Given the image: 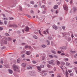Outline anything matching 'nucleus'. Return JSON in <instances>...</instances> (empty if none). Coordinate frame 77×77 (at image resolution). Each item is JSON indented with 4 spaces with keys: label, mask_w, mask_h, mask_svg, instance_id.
Returning a JSON list of instances; mask_svg holds the SVG:
<instances>
[{
    "label": "nucleus",
    "mask_w": 77,
    "mask_h": 77,
    "mask_svg": "<svg viewBox=\"0 0 77 77\" xmlns=\"http://www.w3.org/2000/svg\"><path fill=\"white\" fill-rule=\"evenodd\" d=\"M47 45H50V42L48 40H47Z\"/></svg>",
    "instance_id": "obj_18"
},
{
    "label": "nucleus",
    "mask_w": 77,
    "mask_h": 77,
    "mask_svg": "<svg viewBox=\"0 0 77 77\" xmlns=\"http://www.w3.org/2000/svg\"><path fill=\"white\" fill-rule=\"evenodd\" d=\"M58 8V5H55L54 7V9H56Z\"/></svg>",
    "instance_id": "obj_12"
},
{
    "label": "nucleus",
    "mask_w": 77,
    "mask_h": 77,
    "mask_svg": "<svg viewBox=\"0 0 77 77\" xmlns=\"http://www.w3.org/2000/svg\"><path fill=\"white\" fill-rule=\"evenodd\" d=\"M38 33H39V34H40V35H41V36L42 35V34H41V31H40V30H38Z\"/></svg>",
    "instance_id": "obj_42"
},
{
    "label": "nucleus",
    "mask_w": 77,
    "mask_h": 77,
    "mask_svg": "<svg viewBox=\"0 0 77 77\" xmlns=\"http://www.w3.org/2000/svg\"><path fill=\"white\" fill-rule=\"evenodd\" d=\"M49 73L52 74V73H53V72L52 71H49Z\"/></svg>",
    "instance_id": "obj_44"
},
{
    "label": "nucleus",
    "mask_w": 77,
    "mask_h": 77,
    "mask_svg": "<svg viewBox=\"0 0 77 77\" xmlns=\"http://www.w3.org/2000/svg\"><path fill=\"white\" fill-rule=\"evenodd\" d=\"M13 68L14 69V71H17V72H20V69L18 68V67L17 66V65L15 64H14L13 65Z\"/></svg>",
    "instance_id": "obj_1"
},
{
    "label": "nucleus",
    "mask_w": 77,
    "mask_h": 77,
    "mask_svg": "<svg viewBox=\"0 0 77 77\" xmlns=\"http://www.w3.org/2000/svg\"><path fill=\"white\" fill-rule=\"evenodd\" d=\"M21 56L22 57H25V54H23Z\"/></svg>",
    "instance_id": "obj_43"
},
{
    "label": "nucleus",
    "mask_w": 77,
    "mask_h": 77,
    "mask_svg": "<svg viewBox=\"0 0 77 77\" xmlns=\"http://www.w3.org/2000/svg\"><path fill=\"white\" fill-rule=\"evenodd\" d=\"M45 8V6L44 5H43L41 6V8Z\"/></svg>",
    "instance_id": "obj_33"
},
{
    "label": "nucleus",
    "mask_w": 77,
    "mask_h": 77,
    "mask_svg": "<svg viewBox=\"0 0 77 77\" xmlns=\"http://www.w3.org/2000/svg\"><path fill=\"white\" fill-rule=\"evenodd\" d=\"M62 28L64 30H65V26H62Z\"/></svg>",
    "instance_id": "obj_37"
},
{
    "label": "nucleus",
    "mask_w": 77,
    "mask_h": 77,
    "mask_svg": "<svg viewBox=\"0 0 77 77\" xmlns=\"http://www.w3.org/2000/svg\"><path fill=\"white\" fill-rule=\"evenodd\" d=\"M64 60L65 61H68V58H65Z\"/></svg>",
    "instance_id": "obj_49"
},
{
    "label": "nucleus",
    "mask_w": 77,
    "mask_h": 77,
    "mask_svg": "<svg viewBox=\"0 0 77 77\" xmlns=\"http://www.w3.org/2000/svg\"><path fill=\"white\" fill-rule=\"evenodd\" d=\"M17 62H18V63H20V58L18 59Z\"/></svg>",
    "instance_id": "obj_31"
},
{
    "label": "nucleus",
    "mask_w": 77,
    "mask_h": 77,
    "mask_svg": "<svg viewBox=\"0 0 77 77\" xmlns=\"http://www.w3.org/2000/svg\"><path fill=\"white\" fill-rule=\"evenodd\" d=\"M2 16H3V17H6V16H5V15L4 14H2Z\"/></svg>",
    "instance_id": "obj_59"
},
{
    "label": "nucleus",
    "mask_w": 77,
    "mask_h": 77,
    "mask_svg": "<svg viewBox=\"0 0 77 77\" xmlns=\"http://www.w3.org/2000/svg\"><path fill=\"white\" fill-rule=\"evenodd\" d=\"M13 26H14L13 24V25H10L9 26V27H13Z\"/></svg>",
    "instance_id": "obj_50"
},
{
    "label": "nucleus",
    "mask_w": 77,
    "mask_h": 77,
    "mask_svg": "<svg viewBox=\"0 0 77 77\" xmlns=\"http://www.w3.org/2000/svg\"><path fill=\"white\" fill-rule=\"evenodd\" d=\"M49 57H51V58H53L54 57L53 56L51 55H49Z\"/></svg>",
    "instance_id": "obj_29"
},
{
    "label": "nucleus",
    "mask_w": 77,
    "mask_h": 77,
    "mask_svg": "<svg viewBox=\"0 0 77 77\" xmlns=\"http://www.w3.org/2000/svg\"><path fill=\"white\" fill-rule=\"evenodd\" d=\"M71 36L72 37V38H74V34H72L71 35Z\"/></svg>",
    "instance_id": "obj_39"
},
{
    "label": "nucleus",
    "mask_w": 77,
    "mask_h": 77,
    "mask_svg": "<svg viewBox=\"0 0 77 77\" xmlns=\"http://www.w3.org/2000/svg\"><path fill=\"white\" fill-rule=\"evenodd\" d=\"M34 3H35V2H34V1H31L30 2V3L32 5H33V4H34Z\"/></svg>",
    "instance_id": "obj_20"
},
{
    "label": "nucleus",
    "mask_w": 77,
    "mask_h": 77,
    "mask_svg": "<svg viewBox=\"0 0 77 77\" xmlns=\"http://www.w3.org/2000/svg\"><path fill=\"white\" fill-rule=\"evenodd\" d=\"M34 7L35 8H37V7H38V5H34Z\"/></svg>",
    "instance_id": "obj_60"
},
{
    "label": "nucleus",
    "mask_w": 77,
    "mask_h": 77,
    "mask_svg": "<svg viewBox=\"0 0 77 77\" xmlns=\"http://www.w3.org/2000/svg\"><path fill=\"white\" fill-rule=\"evenodd\" d=\"M46 32H47V33H49L48 32V29H47L46 30Z\"/></svg>",
    "instance_id": "obj_56"
},
{
    "label": "nucleus",
    "mask_w": 77,
    "mask_h": 77,
    "mask_svg": "<svg viewBox=\"0 0 77 77\" xmlns=\"http://www.w3.org/2000/svg\"><path fill=\"white\" fill-rule=\"evenodd\" d=\"M0 63H2V64H3V61H2V60H1V62H0Z\"/></svg>",
    "instance_id": "obj_57"
},
{
    "label": "nucleus",
    "mask_w": 77,
    "mask_h": 77,
    "mask_svg": "<svg viewBox=\"0 0 77 77\" xmlns=\"http://www.w3.org/2000/svg\"><path fill=\"white\" fill-rule=\"evenodd\" d=\"M9 72L10 74H12V70H11L9 69Z\"/></svg>",
    "instance_id": "obj_22"
},
{
    "label": "nucleus",
    "mask_w": 77,
    "mask_h": 77,
    "mask_svg": "<svg viewBox=\"0 0 77 77\" xmlns=\"http://www.w3.org/2000/svg\"><path fill=\"white\" fill-rule=\"evenodd\" d=\"M63 66H60V68L61 69H62V70L63 71V72H64V71H63Z\"/></svg>",
    "instance_id": "obj_38"
},
{
    "label": "nucleus",
    "mask_w": 77,
    "mask_h": 77,
    "mask_svg": "<svg viewBox=\"0 0 77 77\" xmlns=\"http://www.w3.org/2000/svg\"><path fill=\"white\" fill-rule=\"evenodd\" d=\"M71 65V64L69 63H66V66H69V65Z\"/></svg>",
    "instance_id": "obj_19"
},
{
    "label": "nucleus",
    "mask_w": 77,
    "mask_h": 77,
    "mask_svg": "<svg viewBox=\"0 0 77 77\" xmlns=\"http://www.w3.org/2000/svg\"><path fill=\"white\" fill-rule=\"evenodd\" d=\"M28 48H29V49H30V48H32V47H31L30 46H28Z\"/></svg>",
    "instance_id": "obj_63"
},
{
    "label": "nucleus",
    "mask_w": 77,
    "mask_h": 77,
    "mask_svg": "<svg viewBox=\"0 0 77 77\" xmlns=\"http://www.w3.org/2000/svg\"><path fill=\"white\" fill-rule=\"evenodd\" d=\"M9 19L10 20H14V18L12 17H10L9 18Z\"/></svg>",
    "instance_id": "obj_17"
},
{
    "label": "nucleus",
    "mask_w": 77,
    "mask_h": 77,
    "mask_svg": "<svg viewBox=\"0 0 77 77\" xmlns=\"http://www.w3.org/2000/svg\"><path fill=\"white\" fill-rule=\"evenodd\" d=\"M51 51L53 54H56V52L53 50H51Z\"/></svg>",
    "instance_id": "obj_13"
},
{
    "label": "nucleus",
    "mask_w": 77,
    "mask_h": 77,
    "mask_svg": "<svg viewBox=\"0 0 77 77\" xmlns=\"http://www.w3.org/2000/svg\"><path fill=\"white\" fill-rule=\"evenodd\" d=\"M61 63H62V64H63V65H65V62H61Z\"/></svg>",
    "instance_id": "obj_55"
},
{
    "label": "nucleus",
    "mask_w": 77,
    "mask_h": 77,
    "mask_svg": "<svg viewBox=\"0 0 77 77\" xmlns=\"http://www.w3.org/2000/svg\"><path fill=\"white\" fill-rule=\"evenodd\" d=\"M29 30V28L27 27H26L25 29V30L26 32H28Z\"/></svg>",
    "instance_id": "obj_10"
},
{
    "label": "nucleus",
    "mask_w": 77,
    "mask_h": 77,
    "mask_svg": "<svg viewBox=\"0 0 77 77\" xmlns=\"http://www.w3.org/2000/svg\"><path fill=\"white\" fill-rule=\"evenodd\" d=\"M59 54H60V53H61V51H58L57 52Z\"/></svg>",
    "instance_id": "obj_54"
},
{
    "label": "nucleus",
    "mask_w": 77,
    "mask_h": 77,
    "mask_svg": "<svg viewBox=\"0 0 77 77\" xmlns=\"http://www.w3.org/2000/svg\"><path fill=\"white\" fill-rule=\"evenodd\" d=\"M13 27H17V25L15 24H13Z\"/></svg>",
    "instance_id": "obj_32"
},
{
    "label": "nucleus",
    "mask_w": 77,
    "mask_h": 77,
    "mask_svg": "<svg viewBox=\"0 0 77 77\" xmlns=\"http://www.w3.org/2000/svg\"><path fill=\"white\" fill-rule=\"evenodd\" d=\"M33 37L34 38V39H38V37L35 35H33Z\"/></svg>",
    "instance_id": "obj_15"
},
{
    "label": "nucleus",
    "mask_w": 77,
    "mask_h": 77,
    "mask_svg": "<svg viewBox=\"0 0 77 77\" xmlns=\"http://www.w3.org/2000/svg\"><path fill=\"white\" fill-rule=\"evenodd\" d=\"M31 13H32V14H34V12H33V11L32 10L31 11Z\"/></svg>",
    "instance_id": "obj_45"
},
{
    "label": "nucleus",
    "mask_w": 77,
    "mask_h": 77,
    "mask_svg": "<svg viewBox=\"0 0 77 77\" xmlns=\"http://www.w3.org/2000/svg\"><path fill=\"white\" fill-rule=\"evenodd\" d=\"M43 33L44 34H46V32L45 31H44Z\"/></svg>",
    "instance_id": "obj_64"
},
{
    "label": "nucleus",
    "mask_w": 77,
    "mask_h": 77,
    "mask_svg": "<svg viewBox=\"0 0 77 77\" xmlns=\"http://www.w3.org/2000/svg\"><path fill=\"white\" fill-rule=\"evenodd\" d=\"M70 52L72 53H76V51H70Z\"/></svg>",
    "instance_id": "obj_21"
},
{
    "label": "nucleus",
    "mask_w": 77,
    "mask_h": 77,
    "mask_svg": "<svg viewBox=\"0 0 77 77\" xmlns=\"http://www.w3.org/2000/svg\"><path fill=\"white\" fill-rule=\"evenodd\" d=\"M21 66H22V67H26V63H22L21 64Z\"/></svg>",
    "instance_id": "obj_9"
},
{
    "label": "nucleus",
    "mask_w": 77,
    "mask_h": 77,
    "mask_svg": "<svg viewBox=\"0 0 77 77\" xmlns=\"http://www.w3.org/2000/svg\"><path fill=\"white\" fill-rule=\"evenodd\" d=\"M27 17L29 18H31V16H29V15H27Z\"/></svg>",
    "instance_id": "obj_41"
},
{
    "label": "nucleus",
    "mask_w": 77,
    "mask_h": 77,
    "mask_svg": "<svg viewBox=\"0 0 77 77\" xmlns=\"http://www.w3.org/2000/svg\"><path fill=\"white\" fill-rule=\"evenodd\" d=\"M68 71L69 73H70V72H72V70H69Z\"/></svg>",
    "instance_id": "obj_47"
},
{
    "label": "nucleus",
    "mask_w": 77,
    "mask_h": 77,
    "mask_svg": "<svg viewBox=\"0 0 77 77\" xmlns=\"http://www.w3.org/2000/svg\"><path fill=\"white\" fill-rule=\"evenodd\" d=\"M47 67L48 68H50L51 67V66L49 64H48L47 65Z\"/></svg>",
    "instance_id": "obj_26"
},
{
    "label": "nucleus",
    "mask_w": 77,
    "mask_h": 77,
    "mask_svg": "<svg viewBox=\"0 0 77 77\" xmlns=\"http://www.w3.org/2000/svg\"><path fill=\"white\" fill-rule=\"evenodd\" d=\"M11 38H10V37H9L8 38V41H11Z\"/></svg>",
    "instance_id": "obj_51"
},
{
    "label": "nucleus",
    "mask_w": 77,
    "mask_h": 77,
    "mask_svg": "<svg viewBox=\"0 0 77 77\" xmlns=\"http://www.w3.org/2000/svg\"><path fill=\"white\" fill-rule=\"evenodd\" d=\"M63 8H64V10H66V11H67L68 10V6L66 5H64L63 6Z\"/></svg>",
    "instance_id": "obj_4"
},
{
    "label": "nucleus",
    "mask_w": 77,
    "mask_h": 77,
    "mask_svg": "<svg viewBox=\"0 0 77 77\" xmlns=\"http://www.w3.org/2000/svg\"><path fill=\"white\" fill-rule=\"evenodd\" d=\"M60 50H66V46H63L60 47Z\"/></svg>",
    "instance_id": "obj_5"
},
{
    "label": "nucleus",
    "mask_w": 77,
    "mask_h": 77,
    "mask_svg": "<svg viewBox=\"0 0 77 77\" xmlns=\"http://www.w3.org/2000/svg\"><path fill=\"white\" fill-rule=\"evenodd\" d=\"M4 24L5 25H6L8 24V21L6 20L4 21Z\"/></svg>",
    "instance_id": "obj_28"
},
{
    "label": "nucleus",
    "mask_w": 77,
    "mask_h": 77,
    "mask_svg": "<svg viewBox=\"0 0 77 77\" xmlns=\"http://www.w3.org/2000/svg\"><path fill=\"white\" fill-rule=\"evenodd\" d=\"M56 62L58 65H59V64H60V62L58 60H57Z\"/></svg>",
    "instance_id": "obj_24"
},
{
    "label": "nucleus",
    "mask_w": 77,
    "mask_h": 77,
    "mask_svg": "<svg viewBox=\"0 0 77 77\" xmlns=\"http://www.w3.org/2000/svg\"><path fill=\"white\" fill-rule=\"evenodd\" d=\"M65 74L66 77H68V70H66L65 72Z\"/></svg>",
    "instance_id": "obj_11"
},
{
    "label": "nucleus",
    "mask_w": 77,
    "mask_h": 77,
    "mask_svg": "<svg viewBox=\"0 0 77 77\" xmlns=\"http://www.w3.org/2000/svg\"><path fill=\"white\" fill-rule=\"evenodd\" d=\"M49 64H51V65H55V64L54 63V61L53 60H51L49 61Z\"/></svg>",
    "instance_id": "obj_6"
},
{
    "label": "nucleus",
    "mask_w": 77,
    "mask_h": 77,
    "mask_svg": "<svg viewBox=\"0 0 77 77\" xmlns=\"http://www.w3.org/2000/svg\"><path fill=\"white\" fill-rule=\"evenodd\" d=\"M27 69H32V67L31 66H29L27 68Z\"/></svg>",
    "instance_id": "obj_14"
},
{
    "label": "nucleus",
    "mask_w": 77,
    "mask_h": 77,
    "mask_svg": "<svg viewBox=\"0 0 77 77\" xmlns=\"http://www.w3.org/2000/svg\"><path fill=\"white\" fill-rule=\"evenodd\" d=\"M62 34L63 37H65V36H66V35H70L69 32H63Z\"/></svg>",
    "instance_id": "obj_3"
},
{
    "label": "nucleus",
    "mask_w": 77,
    "mask_h": 77,
    "mask_svg": "<svg viewBox=\"0 0 77 77\" xmlns=\"http://www.w3.org/2000/svg\"><path fill=\"white\" fill-rule=\"evenodd\" d=\"M52 27L54 29H55V30H57V27L55 25H53L52 26Z\"/></svg>",
    "instance_id": "obj_8"
},
{
    "label": "nucleus",
    "mask_w": 77,
    "mask_h": 77,
    "mask_svg": "<svg viewBox=\"0 0 77 77\" xmlns=\"http://www.w3.org/2000/svg\"><path fill=\"white\" fill-rule=\"evenodd\" d=\"M42 47H43L44 48H45V47L46 46L45 45H42Z\"/></svg>",
    "instance_id": "obj_40"
},
{
    "label": "nucleus",
    "mask_w": 77,
    "mask_h": 77,
    "mask_svg": "<svg viewBox=\"0 0 77 77\" xmlns=\"http://www.w3.org/2000/svg\"><path fill=\"white\" fill-rule=\"evenodd\" d=\"M45 13H46V12H45V11H44L43 12V14H45Z\"/></svg>",
    "instance_id": "obj_61"
},
{
    "label": "nucleus",
    "mask_w": 77,
    "mask_h": 77,
    "mask_svg": "<svg viewBox=\"0 0 77 77\" xmlns=\"http://www.w3.org/2000/svg\"><path fill=\"white\" fill-rule=\"evenodd\" d=\"M40 67L42 68H44V66L43 65H42L40 66Z\"/></svg>",
    "instance_id": "obj_34"
},
{
    "label": "nucleus",
    "mask_w": 77,
    "mask_h": 77,
    "mask_svg": "<svg viewBox=\"0 0 77 77\" xmlns=\"http://www.w3.org/2000/svg\"><path fill=\"white\" fill-rule=\"evenodd\" d=\"M26 53V54H27V55H28V56H29V55L31 53L30 52V51H27Z\"/></svg>",
    "instance_id": "obj_7"
},
{
    "label": "nucleus",
    "mask_w": 77,
    "mask_h": 77,
    "mask_svg": "<svg viewBox=\"0 0 77 77\" xmlns=\"http://www.w3.org/2000/svg\"><path fill=\"white\" fill-rule=\"evenodd\" d=\"M5 36H9V35L8 33H6L5 34Z\"/></svg>",
    "instance_id": "obj_35"
},
{
    "label": "nucleus",
    "mask_w": 77,
    "mask_h": 77,
    "mask_svg": "<svg viewBox=\"0 0 77 77\" xmlns=\"http://www.w3.org/2000/svg\"><path fill=\"white\" fill-rule=\"evenodd\" d=\"M26 60L27 61H30V59H26Z\"/></svg>",
    "instance_id": "obj_62"
},
{
    "label": "nucleus",
    "mask_w": 77,
    "mask_h": 77,
    "mask_svg": "<svg viewBox=\"0 0 77 77\" xmlns=\"http://www.w3.org/2000/svg\"><path fill=\"white\" fill-rule=\"evenodd\" d=\"M37 68L39 71H41V67H40L37 66Z\"/></svg>",
    "instance_id": "obj_23"
},
{
    "label": "nucleus",
    "mask_w": 77,
    "mask_h": 77,
    "mask_svg": "<svg viewBox=\"0 0 77 77\" xmlns=\"http://www.w3.org/2000/svg\"><path fill=\"white\" fill-rule=\"evenodd\" d=\"M29 74L31 76H35L36 75V72L34 71H31L29 72Z\"/></svg>",
    "instance_id": "obj_2"
},
{
    "label": "nucleus",
    "mask_w": 77,
    "mask_h": 77,
    "mask_svg": "<svg viewBox=\"0 0 77 77\" xmlns=\"http://www.w3.org/2000/svg\"><path fill=\"white\" fill-rule=\"evenodd\" d=\"M19 10L20 11H22V8L21 6H19Z\"/></svg>",
    "instance_id": "obj_36"
},
{
    "label": "nucleus",
    "mask_w": 77,
    "mask_h": 77,
    "mask_svg": "<svg viewBox=\"0 0 77 77\" xmlns=\"http://www.w3.org/2000/svg\"><path fill=\"white\" fill-rule=\"evenodd\" d=\"M67 39L68 41H71V38H70L69 37H68Z\"/></svg>",
    "instance_id": "obj_30"
},
{
    "label": "nucleus",
    "mask_w": 77,
    "mask_h": 77,
    "mask_svg": "<svg viewBox=\"0 0 77 77\" xmlns=\"http://www.w3.org/2000/svg\"><path fill=\"white\" fill-rule=\"evenodd\" d=\"M3 30V28L0 27V30Z\"/></svg>",
    "instance_id": "obj_58"
},
{
    "label": "nucleus",
    "mask_w": 77,
    "mask_h": 77,
    "mask_svg": "<svg viewBox=\"0 0 77 77\" xmlns=\"http://www.w3.org/2000/svg\"><path fill=\"white\" fill-rule=\"evenodd\" d=\"M74 75V74L72 73H71L70 74V76H72Z\"/></svg>",
    "instance_id": "obj_48"
},
{
    "label": "nucleus",
    "mask_w": 77,
    "mask_h": 77,
    "mask_svg": "<svg viewBox=\"0 0 77 77\" xmlns=\"http://www.w3.org/2000/svg\"><path fill=\"white\" fill-rule=\"evenodd\" d=\"M48 39L49 40H53V38L51 37H49Z\"/></svg>",
    "instance_id": "obj_25"
},
{
    "label": "nucleus",
    "mask_w": 77,
    "mask_h": 77,
    "mask_svg": "<svg viewBox=\"0 0 77 77\" xmlns=\"http://www.w3.org/2000/svg\"><path fill=\"white\" fill-rule=\"evenodd\" d=\"M32 62H33V63H36V62L34 61H32Z\"/></svg>",
    "instance_id": "obj_53"
},
{
    "label": "nucleus",
    "mask_w": 77,
    "mask_h": 77,
    "mask_svg": "<svg viewBox=\"0 0 77 77\" xmlns=\"http://www.w3.org/2000/svg\"><path fill=\"white\" fill-rule=\"evenodd\" d=\"M2 24H3V22L0 21V25H2Z\"/></svg>",
    "instance_id": "obj_52"
},
{
    "label": "nucleus",
    "mask_w": 77,
    "mask_h": 77,
    "mask_svg": "<svg viewBox=\"0 0 77 77\" xmlns=\"http://www.w3.org/2000/svg\"><path fill=\"white\" fill-rule=\"evenodd\" d=\"M2 20H5L6 21V20H8V18H2Z\"/></svg>",
    "instance_id": "obj_27"
},
{
    "label": "nucleus",
    "mask_w": 77,
    "mask_h": 77,
    "mask_svg": "<svg viewBox=\"0 0 77 77\" xmlns=\"http://www.w3.org/2000/svg\"><path fill=\"white\" fill-rule=\"evenodd\" d=\"M8 40V39H6L5 40H4V43L5 44H7V41Z\"/></svg>",
    "instance_id": "obj_16"
},
{
    "label": "nucleus",
    "mask_w": 77,
    "mask_h": 77,
    "mask_svg": "<svg viewBox=\"0 0 77 77\" xmlns=\"http://www.w3.org/2000/svg\"><path fill=\"white\" fill-rule=\"evenodd\" d=\"M28 47V46L27 45L25 46V48H27Z\"/></svg>",
    "instance_id": "obj_46"
}]
</instances>
